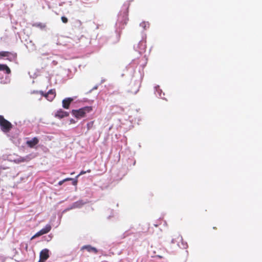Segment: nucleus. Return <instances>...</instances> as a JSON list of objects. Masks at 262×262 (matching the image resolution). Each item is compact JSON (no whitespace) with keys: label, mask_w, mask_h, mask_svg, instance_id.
<instances>
[{"label":"nucleus","mask_w":262,"mask_h":262,"mask_svg":"<svg viewBox=\"0 0 262 262\" xmlns=\"http://www.w3.org/2000/svg\"><path fill=\"white\" fill-rule=\"evenodd\" d=\"M61 19L63 23L66 24V23H67L68 21V18L66 17H65V16H62Z\"/></svg>","instance_id":"nucleus-20"},{"label":"nucleus","mask_w":262,"mask_h":262,"mask_svg":"<svg viewBox=\"0 0 262 262\" xmlns=\"http://www.w3.org/2000/svg\"><path fill=\"white\" fill-rule=\"evenodd\" d=\"M93 110L91 106H87L78 110H73L72 114L77 119H80L86 116V114L90 113Z\"/></svg>","instance_id":"nucleus-1"},{"label":"nucleus","mask_w":262,"mask_h":262,"mask_svg":"<svg viewBox=\"0 0 262 262\" xmlns=\"http://www.w3.org/2000/svg\"><path fill=\"white\" fill-rule=\"evenodd\" d=\"M38 142V139L36 137H34L32 140L27 141V144L28 145L29 147L33 148L35 145L37 144Z\"/></svg>","instance_id":"nucleus-11"},{"label":"nucleus","mask_w":262,"mask_h":262,"mask_svg":"<svg viewBox=\"0 0 262 262\" xmlns=\"http://www.w3.org/2000/svg\"><path fill=\"white\" fill-rule=\"evenodd\" d=\"M17 160L18 162H23L25 161V159L23 157H20Z\"/></svg>","instance_id":"nucleus-21"},{"label":"nucleus","mask_w":262,"mask_h":262,"mask_svg":"<svg viewBox=\"0 0 262 262\" xmlns=\"http://www.w3.org/2000/svg\"><path fill=\"white\" fill-rule=\"evenodd\" d=\"M157 257H159V258H163V256H162L157 255Z\"/></svg>","instance_id":"nucleus-23"},{"label":"nucleus","mask_w":262,"mask_h":262,"mask_svg":"<svg viewBox=\"0 0 262 262\" xmlns=\"http://www.w3.org/2000/svg\"><path fill=\"white\" fill-rule=\"evenodd\" d=\"M140 26H141L144 29H145L146 27H149V24L146 22H142V23L140 24Z\"/></svg>","instance_id":"nucleus-16"},{"label":"nucleus","mask_w":262,"mask_h":262,"mask_svg":"<svg viewBox=\"0 0 262 262\" xmlns=\"http://www.w3.org/2000/svg\"><path fill=\"white\" fill-rule=\"evenodd\" d=\"M39 93L46 97L49 101H52L56 97V91L55 89H52L48 91L47 93L44 94L42 91H40Z\"/></svg>","instance_id":"nucleus-4"},{"label":"nucleus","mask_w":262,"mask_h":262,"mask_svg":"<svg viewBox=\"0 0 262 262\" xmlns=\"http://www.w3.org/2000/svg\"><path fill=\"white\" fill-rule=\"evenodd\" d=\"M13 125L11 122L6 120L3 116L0 115V127L3 132L9 133Z\"/></svg>","instance_id":"nucleus-2"},{"label":"nucleus","mask_w":262,"mask_h":262,"mask_svg":"<svg viewBox=\"0 0 262 262\" xmlns=\"http://www.w3.org/2000/svg\"><path fill=\"white\" fill-rule=\"evenodd\" d=\"M71 180H72V179L70 178H66L61 181H60L58 182V185L60 186V185H62L64 182H67V181H69Z\"/></svg>","instance_id":"nucleus-15"},{"label":"nucleus","mask_w":262,"mask_h":262,"mask_svg":"<svg viewBox=\"0 0 262 262\" xmlns=\"http://www.w3.org/2000/svg\"><path fill=\"white\" fill-rule=\"evenodd\" d=\"M69 114L67 112L63 111L62 109H59L55 113L54 116L59 119H62L64 117L69 116Z\"/></svg>","instance_id":"nucleus-8"},{"label":"nucleus","mask_w":262,"mask_h":262,"mask_svg":"<svg viewBox=\"0 0 262 262\" xmlns=\"http://www.w3.org/2000/svg\"><path fill=\"white\" fill-rule=\"evenodd\" d=\"M0 56L7 57V59L10 61H15L17 59V54L15 52L8 51H1Z\"/></svg>","instance_id":"nucleus-3"},{"label":"nucleus","mask_w":262,"mask_h":262,"mask_svg":"<svg viewBox=\"0 0 262 262\" xmlns=\"http://www.w3.org/2000/svg\"><path fill=\"white\" fill-rule=\"evenodd\" d=\"M0 71H4L7 74L11 73L10 68L6 64H0Z\"/></svg>","instance_id":"nucleus-12"},{"label":"nucleus","mask_w":262,"mask_h":262,"mask_svg":"<svg viewBox=\"0 0 262 262\" xmlns=\"http://www.w3.org/2000/svg\"><path fill=\"white\" fill-rule=\"evenodd\" d=\"M94 121H92L89 122H88L86 124V127H87V130L89 131V130L93 128L94 126Z\"/></svg>","instance_id":"nucleus-13"},{"label":"nucleus","mask_w":262,"mask_h":262,"mask_svg":"<svg viewBox=\"0 0 262 262\" xmlns=\"http://www.w3.org/2000/svg\"><path fill=\"white\" fill-rule=\"evenodd\" d=\"M91 171V169H89V170H87L88 172H90ZM86 172V171H83V170L81 171L80 172V173L76 176V178H77L79 176L83 174H85Z\"/></svg>","instance_id":"nucleus-19"},{"label":"nucleus","mask_w":262,"mask_h":262,"mask_svg":"<svg viewBox=\"0 0 262 262\" xmlns=\"http://www.w3.org/2000/svg\"><path fill=\"white\" fill-rule=\"evenodd\" d=\"M83 205L81 201L77 202L75 203L74 206L76 207H80Z\"/></svg>","instance_id":"nucleus-17"},{"label":"nucleus","mask_w":262,"mask_h":262,"mask_svg":"<svg viewBox=\"0 0 262 262\" xmlns=\"http://www.w3.org/2000/svg\"><path fill=\"white\" fill-rule=\"evenodd\" d=\"M34 26L40 28V29H44L46 28V25L45 24L39 23L34 25Z\"/></svg>","instance_id":"nucleus-14"},{"label":"nucleus","mask_w":262,"mask_h":262,"mask_svg":"<svg viewBox=\"0 0 262 262\" xmlns=\"http://www.w3.org/2000/svg\"><path fill=\"white\" fill-rule=\"evenodd\" d=\"M49 250L48 249L42 250L39 254V259L45 261L49 257Z\"/></svg>","instance_id":"nucleus-7"},{"label":"nucleus","mask_w":262,"mask_h":262,"mask_svg":"<svg viewBox=\"0 0 262 262\" xmlns=\"http://www.w3.org/2000/svg\"><path fill=\"white\" fill-rule=\"evenodd\" d=\"M86 250L89 252H93L95 254L98 253V250L91 245H85L81 247V250Z\"/></svg>","instance_id":"nucleus-10"},{"label":"nucleus","mask_w":262,"mask_h":262,"mask_svg":"<svg viewBox=\"0 0 262 262\" xmlns=\"http://www.w3.org/2000/svg\"><path fill=\"white\" fill-rule=\"evenodd\" d=\"M77 179V178L75 179L71 178L72 180H70V181H72V184L74 186H76L77 184L78 180Z\"/></svg>","instance_id":"nucleus-18"},{"label":"nucleus","mask_w":262,"mask_h":262,"mask_svg":"<svg viewBox=\"0 0 262 262\" xmlns=\"http://www.w3.org/2000/svg\"><path fill=\"white\" fill-rule=\"evenodd\" d=\"M51 228V226L50 224L46 225L45 228H42L40 231L37 232L34 235L32 236L31 238L33 239L45 234L48 233L50 231Z\"/></svg>","instance_id":"nucleus-6"},{"label":"nucleus","mask_w":262,"mask_h":262,"mask_svg":"<svg viewBox=\"0 0 262 262\" xmlns=\"http://www.w3.org/2000/svg\"><path fill=\"white\" fill-rule=\"evenodd\" d=\"M39 93L46 97L49 101H52L56 97V91L55 89H52L48 91L47 93L44 94L42 91H40Z\"/></svg>","instance_id":"nucleus-5"},{"label":"nucleus","mask_w":262,"mask_h":262,"mask_svg":"<svg viewBox=\"0 0 262 262\" xmlns=\"http://www.w3.org/2000/svg\"><path fill=\"white\" fill-rule=\"evenodd\" d=\"M38 262H45V261L42 260L41 259H39V260Z\"/></svg>","instance_id":"nucleus-24"},{"label":"nucleus","mask_w":262,"mask_h":262,"mask_svg":"<svg viewBox=\"0 0 262 262\" xmlns=\"http://www.w3.org/2000/svg\"><path fill=\"white\" fill-rule=\"evenodd\" d=\"M53 237V235L50 234L49 235H48V236L47 237V238H46V240L49 242L50 241V240H51V239Z\"/></svg>","instance_id":"nucleus-22"},{"label":"nucleus","mask_w":262,"mask_h":262,"mask_svg":"<svg viewBox=\"0 0 262 262\" xmlns=\"http://www.w3.org/2000/svg\"><path fill=\"white\" fill-rule=\"evenodd\" d=\"M74 173V172H72V173H71V174H73Z\"/></svg>","instance_id":"nucleus-25"},{"label":"nucleus","mask_w":262,"mask_h":262,"mask_svg":"<svg viewBox=\"0 0 262 262\" xmlns=\"http://www.w3.org/2000/svg\"><path fill=\"white\" fill-rule=\"evenodd\" d=\"M73 101L72 98H67L62 100V107L66 109H68L70 107V104Z\"/></svg>","instance_id":"nucleus-9"}]
</instances>
